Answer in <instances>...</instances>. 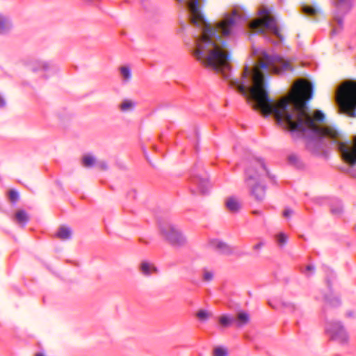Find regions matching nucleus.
<instances>
[{
  "label": "nucleus",
  "mask_w": 356,
  "mask_h": 356,
  "mask_svg": "<svg viewBox=\"0 0 356 356\" xmlns=\"http://www.w3.org/2000/svg\"><path fill=\"white\" fill-rule=\"evenodd\" d=\"M265 245V242L261 241H260L259 243L255 244L254 246H253V249L254 250H260L264 245Z\"/></svg>",
  "instance_id": "obj_30"
},
{
  "label": "nucleus",
  "mask_w": 356,
  "mask_h": 356,
  "mask_svg": "<svg viewBox=\"0 0 356 356\" xmlns=\"http://www.w3.org/2000/svg\"><path fill=\"white\" fill-rule=\"evenodd\" d=\"M12 28V23L10 19L0 15V34L7 33Z\"/></svg>",
  "instance_id": "obj_14"
},
{
  "label": "nucleus",
  "mask_w": 356,
  "mask_h": 356,
  "mask_svg": "<svg viewBox=\"0 0 356 356\" xmlns=\"http://www.w3.org/2000/svg\"><path fill=\"white\" fill-rule=\"evenodd\" d=\"M82 163L86 168L92 167L95 164V158L90 154L85 155L82 159Z\"/></svg>",
  "instance_id": "obj_22"
},
{
  "label": "nucleus",
  "mask_w": 356,
  "mask_h": 356,
  "mask_svg": "<svg viewBox=\"0 0 356 356\" xmlns=\"http://www.w3.org/2000/svg\"><path fill=\"white\" fill-rule=\"evenodd\" d=\"M235 321V318L230 315H222L219 318V323L223 327H229Z\"/></svg>",
  "instance_id": "obj_20"
},
{
  "label": "nucleus",
  "mask_w": 356,
  "mask_h": 356,
  "mask_svg": "<svg viewBox=\"0 0 356 356\" xmlns=\"http://www.w3.org/2000/svg\"><path fill=\"white\" fill-rule=\"evenodd\" d=\"M196 316L199 320L205 321L211 316V313L207 310L201 309L197 312Z\"/></svg>",
  "instance_id": "obj_25"
},
{
  "label": "nucleus",
  "mask_w": 356,
  "mask_h": 356,
  "mask_svg": "<svg viewBox=\"0 0 356 356\" xmlns=\"http://www.w3.org/2000/svg\"><path fill=\"white\" fill-rule=\"evenodd\" d=\"M252 213H253L254 214H259V213H260V212H259V211H254Z\"/></svg>",
  "instance_id": "obj_37"
},
{
  "label": "nucleus",
  "mask_w": 356,
  "mask_h": 356,
  "mask_svg": "<svg viewBox=\"0 0 356 356\" xmlns=\"http://www.w3.org/2000/svg\"><path fill=\"white\" fill-rule=\"evenodd\" d=\"M140 271L143 275L149 276L156 271V268L152 264L143 261L140 264Z\"/></svg>",
  "instance_id": "obj_13"
},
{
  "label": "nucleus",
  "mask_w": 356,
  "mask_h": 356,
  "mask_svg": "<svg viewBox=\"0 0 356 356\" xmlns=\"http://www.w3.org/2000/svg\"><path fill=\"white\" fill-rule=\"evenodd\" d=\"M191 190L193 193L198 192L202 194H205L211 188L208 177L206 175L202 176L197 175L191 177Z\"/></svg>",
  "instance_id": "obj_8"
},
{
  "label": "nucleus",
  "mask_w": 356,
  "mask_h": 356,
  "mask_svg": "<svg viewBox=\"0 0 356 356\" xmlns=\"http://www.w3.org/2000/svg\"><path fill=\"white\" fill-rule=\"evenodd\" d=\"M56 236L63 241L69 240L72 237V230L68 227L61 226L56 233Z\"/></svg>",
  "instance_id": "obj_16"
},
{
  "label": "nucleus",
  "mask_w": 356,
  "mask_h": 356,
  "mask_svg": "<svg viewBox=\"0 0 356 356\" xmlns=\"http://www.w3.org/2000/svg\"><path fill=\"white\" fill-rule=\"evenodd\" d=\"M213 356H227L228 350L225 347L218 346L213 349Z\"/></svg>",
  "instance_id": "obj_26"
},
{
  "label": "nucleus",
  "mask_w": 356,
  "mask_h": 356,
  "mask_svg": "<svg viewBox=\"0 0 356 356\" xmlns=\"http://www.w3.org/2000/svg\"><path fill=\"white\" fill-rule=\"evenodd\" d=\"M293 213V211L291 209H285V210L283 212V216L285 217V218H289L290 217Z\"/></svg>",
  "instance_id": "obj_31"
},
{
  "label": "nucleus",
  "mask_w": 356,
  "mask_h": 356,
  "mask_svg": "<svg viewBox=\"0 0 356 356\" xmlns=\"http://www.w3.org/2000/svg\"><path fill=\"white\" fill-rule=\"evenodd\" d=\"M325 332L332 339L339 343H346L348 341V333L340 322L332 321L327 323Z\"/></svg>",
  "instance_id": "obj_7"
},
{
  "label": "nucleus",
  "mask_w": 356,
  "mask_h": 356,
  "mask_svg": "<svg viewBox=\"0 0 356 356\" xmlns=\"http://www.w3.org/2000/svg\"><path fill=\"white\" fill-rule=\"evenodd\" d=\"M277 243L280 246H284L288 241V237L284 233H280L276 235Z\"/></svg>",
  "instance_id": "obj_27"
},
{
  "label": "nucleus",
  "mask_w": 356,
  "mask_h": 356,
  "mask_svg": "<svg viewBox=\"0 0 356 356\" xmlns=\"http://www.w3.org/2000/svg\"><path fill=\"white\" fill-rule=\"evenodd\" d=\"M186 5L191 22L200 32V35L195 37L191 49L194 57L208 70L229 79L231 76L230 54L225 47V39L234 37L250 15L243 6H236L230 13H225L221 19L211 24L206 21L199 0H190Z\"/></svg>",
  "instance_id": "obj_1"
},
{
  "label": "nucleus",
  "mask_w": 356,
  "mask_h": 356,
  "mask_svg": "<svg viewBox=\"0 0 356 356\" xmlns=\"http://www.w3.org/2000/svg\"><path fill=\"white\" fill-rule=\"evenodd\" d=\"M334 6L332 35L337 34L343 29V17L353 6V0H332Z\"/></svg>",
  "instance_id": "obj_5"
},
{
  "label": "nucleus",
  "mask_w": 356,
  "mask_h": 356,
  "mask_svg": "<svg viewBox=\"0 0 356 356\" xmlns=\"http://www.w3.org/2000/svg\"><path fill=\"white\" fill-rule=\"evenodd\" d=\"M324 300L327 303L333 307H337L340 304L339 298L338 297L334 296L333 294L325 296Z\"/></svg>",
  "instance_id": "obj_23"
},
{
  "label": "nucleus",
  "mask_w": 356,
  "mask_h": 356,
  "mask_svg": "<svg viewBox=\"0 0 356 356\" xmlns=\"http://www.w3.org/2000/svg\"><path fill=\"white\" fill-rule=\"evenodd\" d=\"M282 305L286 312L295 313L299 310L298 307L289 302H283Z\"/></svg>",
  "instance_id": "obj_24"
},
{
  "label": "nucleus",
  "mask_w": 356,
  "mask_h": 356,
  "mask_svg": "<svg viewBox=\"0 0 356 356\" xmlns=\"http://www.w3.org/2000/svg\"><path fill=\"white\" fill-rule=\"evenodd\" d=\"M225 205L226 209L232 213H237L241 209V203L236 197H228L225 199Z\"/></svg>",
  "instance_id": "obj_11"
},
{
  "label": "nucleus",
  "mask_w": 356,
  "mask_h": 356,
  "mask_svg": "<svg viewBox=\"0 0 356 356\" xmlns=\"http://www.w3.org/2000/svg\"><path fill=\"white\" fill-rule=\"evenodd\" d=\"M301 9L302 13L311 16H316L321 12L320 8L317 6H303Z\"/></svg>",
  "instance_id": "obj_19"
},
{
  "label": "nucleus",
  "mask_w": 356,
  "mask_h": 356,
  "mask_svg": "<svg viewBox=\"0 0 356 356\" xmlns=\"http://www.w3.org/2000/svg\"><path fill=\"white\" fill-rule=\"evenodd\" d=\"M6 102L4 97L0 94V108L6 106Z\"/></svg>",
  "instance_id": "obj_33"
},
{
  "label": "nucleus",
  "mask_w": 356,
  "mask_h": 356,
  "mask_svg": "<svg viewBox=\"0 0 356 356\" xmlns=\"http://www.w3.org/2000/svg\"><path fill=\"white\" fill-rule=\"evenodd\" d=\"M335 98L341 112L350 117H356V82L341 83L337 90Z\"/></svg>",
  "instance_id": "obj_3"
},
{
  "label": "nucleus",
  "mask_w": 356,
  "mask_h": 356,
  "mask_svg": "<svg viewBox=\"0 0 356 356\" xmlns=\"http://www.w3.org/2000/svg\"><path fill=\"white\" fill-rule=\"evenodd\" d=\"M306 271L307 272H309L311 271V273L310 274H312L314 271V267L312 266V265H308L307 267H306Z\"/></svg>",
  "instance_id": "obj_34"
},
{
  "label": "nucleus",
  "mask_w": 356,
  "mask_h": 356,
  "mask_svg": "<svg viewBox=\"0 0 356 356\" xmlns=\"http://www.w3.org/2000/svg\"><path fill=\"white\" fill-rule=\"evenodd\" d=\"M269 305L273 308L277 307L275 305H273L271 301H269Z\"/></svg>",
  "instance_id": "obj_35"
},
{
  "label": "nucleus",
  "mask_w": 356,
  "mask_h": 356,
  "mask_svg": "<svg viewBox=\"0 0 356 356\" xmlns=\"http://www.w3.org/2000/svg\"><path fill=\"white\" fill-rule=\"evenodd\" d=\"M211 246L220 254L230 255L233 253V248L222 241L215 239L211 241Z\"/></svg>",
  "instance_id": "obj_10"
},
{
  "label": "nucleus",
  "mask_w": 356,
  "mask_h": 356,
  "mask_svg": "<svg viewBox=\"0 0 356 356\" xmlns=\"http://www.w3.org/2000/svg\"><path fill=\"white\" fill-rule=\"evenodd\" d=\"M35 356H44V355L42 353H38L35 355Z\"/></svg>",
  "instance_id": "obj_38"
},
{
  "label": "nucleus",
  "mask_w": 356,
  "mask_h": 356,
  "mask_svg": "<svg viewBox=\"0 0 356 356\" xmlns=\"http://www.w3.org/2000/svg\"><path fill=\"white\" fill-rule=\"evenodd\" d=\"M30 69L34 72H47L54 68V66L49 62L41 60H35L30 63Z\"/></svg>",
  "instance_id": "obj_9"
},
{
  "label": "nucleus",
  "mask_w": 356,
  "mask_h": 356,
  "mask_svg": "<svg viewBox=\"0 0 356 356\" xmlns=\"http://www.w3.org/2000/svg\"><path fill=\"white\" fill-rule=\"evenodd\" d=\"M330 210H331V213L334 216H339L342 213V211H343L341 202L339 200H336L334 201V204L333 203L332 204Z\"/></svg>",
  "instance_id": "obj_21"
},
{
  "label": "nucleus",
  "mask_w": 356,
  "mask_h": 356,
  "mask_svg": "<svg viewBox=\"0 0 356 356\" xmlns=\"http://www.w3.org/2000/svg\"><path fill=\"white\" fill-rule=\"evenodd\" d=\"M259 15L262 16L248 22V28L254 33L263 34L268 42L278 44L283 37L276 19L270 15V11L266 8L260 10Z\"/></svg>",
  "instance_id": "obj_2"
},
{
  "label": "nucleus",
  "mask_w": 356,
  "mask_h": 356,
  "mask_svg": "<svg viewBox=\"0 0 356 356\" xmlns=\"http://www.w3.org/2000/svg\"><path fill=\"white\" fill-rule=\"evenodd\" d=\"M213 275H214V274L212 270H209L206 268H204L203 270V275H202L203 280H204L206 282H210L213 280Z\"/></svg>",
  "instance_id": "obj_28"
},
{
  "label": "nucleus",
  "mask_w": 356,
  "mask_h": 356,
  "mask_svg": "<svg viewBox=\"0 0 356 356\" xmlns=\"http://www.w3.org/2000/svg\"><path fill=\"white\" fill-rule=\"evenodd\" d=\"M136 106V102L132 99H125L119 104V109L122 113L133 111Z\"/></svg>",
  "instance_id": "obj_12"
},
{
  "label": "nucleus",
  "mask_w": 356,
  "mask_h": 356,
  "mask_svg": "<svg viewBox=\"0 0 356 356\" xmlns=\"http://www.w3.org/2000/svg\"><path fill=\"white\" fill-rule=\"evenodd\" d=\"M250 316L249 314L245 312H240L237 314L236 319L235 318V323L237 326L241 327L249 322Z\"/></svg>",
  "instance_id": "obj_18"
},
{
  "label": "nucleus",
  "mask_w": 356,
  "mask_h": 356,
  "mask_svg": "<svg viewBox=\"0 0 356 356\" xmlns=\"http://www.w3.org/2000/svg\"><path fill=\"white\" fill-rule=\"evenodd\" d=\"M293 159H295V156H291L289 157V160H290V161H293Z\"/></svg>",
  "instance_id": "obj_36"
},
{
  "label": "nucleus",
  "mask_w": 356,
  "mask_h": 356,
  "mask_svg": "<svg viewBox=\"0 0 356 356\" xmlns=\"http://www.w3.org/2000/svg\"><path fill=\"white\" fill-rule=\"evenodd\" d=\"M8 195L10 200L13 203H15L19 200V193L15 191H10Z\"/></svg>",
  "instance_id": "obj_29"
},
{
  "label": "nucleus",
  "mask_w": 356,
  "mask_h": 356,
  "mask_svg": "<svg viewBox=\"0 0 356 356\" xmlns=\"http://www.w3.org/2000/svg\"><path fill=\"white\" fill-rule=\"evenodd\" d=\"M15 219L17 223L24 227L29 222V218L24 210H19L15 213Z\"/></svg>",
  "instance_id": "obj_17"
},
{
  "label": "nucleus",
  "mask_w": 356,
  "mask_h": 356,
  "mask_svg": "<svg viewBox=\"0 0 356 356\" xmlns=\"http://www.w3.org/2000/svg\"><path fill=\"white\" fill-rule=\"evenodd\" d=\"M254 163L258 168H248L245 171V181L250 188L252 195L257 201H261L265 197L266 188L264 185L261 184V179L262 176H268L269 175L263 159H255Z\"/></svg>",
  "instance_id": "obj_4"
},
{
  "label": "nucleus",
  "mask_w": 356,
  "mask_h": 356,
  "mask_svg": "<svg viewBox=\"0 0 356 356\" xmlns=\"http://www.w3.org/2000/svg\"><path fill=\"white\" fill-rule=\"evenodd\" d=\"M160 233L172 245L181 246L186 243V238L181 232L170 223L163 222L161 224Z\"/></svg>",
  "instance_id": "obj_6"
},
{
  "label": "nucleus",
  "mask_w": 356,
  "mask_h": 356,
  "mask_svg": "<svg viewBox=\"0 0 356 356\" xmlns=\"http://www.w3.org/2000/svg\"><path fill=\"white\" fill-rule=\"evenodd\" d=\"M97 165L101 169L106 170L107 168L106 163L104 161L98 162Z\"/></svg>",
  "instance_id": "obj_32"
},
{
  "label": "nucleus",
  "mask_w": 356,
  "mask_h": 356,
  "mask_svg": "<svg viewBox=\"0 0 356 356\" xmlns=\"http://www.w3.org/2000/svg\"><path fill=\"white\" fill-rule=\"evenodd\" d=\"M120 76L124 83L129 82L131 79V70L129 66L124 65L119 68Z\"/></svg>",
  "instance_id": "obj_15"
},
{
  "label": "nucleus",
  "mask_w": 356,
  "mask_h": 356,
  "mask_svg": "<svg viewBox=\"0 0 356 356\" xmlns=\"http://www.w3.org/2000/svg\"><path fill=\"white\" fill-rule=\"evenodd\" d=\"M305 273L307 274V276H309L310 274L309 273H307V272H305Z\"/></svg>",
  "instance_id": "obj_39"
}]
</instances>
